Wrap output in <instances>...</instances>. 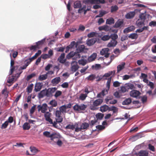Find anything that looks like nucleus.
<instances>
[{
	"label": "nucleus",
	"mask_w": 156,
	"mask_h": 156,
	"mask_svg": "<svg viewBox=\"0 0 156 156\" xmlns=\"http://www.w3.org/2000/svg\"><path fill=\"white\" fill-rule=\"evenodd\" d=\"M87 107V105L83 104L79 105L76 103L73 107V109L75 111H78L80 113H83L84 112L83 111H84Z\"/></svg>",
	"instance_id": "nucleus-1"
},
{
	"label": "nucleus",
	"mask_w": 156,
	"mask_h": 156,
	"mask_svg": "<svg viewBox=\"0 0 156 156\" xmlns=\"http://www.w3.org/2000/svg\"><path fill=\"white\" fill-rule=\"evenodd\" d=\"M18 62H16L14 59L12 58L11 53H10V75L12 74L14 71L17 70L19 67Z\"/></svg>",
	"instance_id": "nucleus-2"
},
{
	"label": "nucleus",
	"mask_w": 156,
	"mask_h": 156,
	"mask_svg": "<svg viewBox=\"0 0 156 156\" xmlns=\"http://www.w3.org/2000/svg\"><path fill=\"white\" fill-rule=\"evenodd\" d=\"M56 117L55 121L53 122V124H52V126L54 128L59 129V127L57 125V124L58 123H59L62 122L63 120V118L61 115L56 116Z\"/></svg>",
	"instance_id": "nucleus-3"
},
{
	"label": "nucleus",
	"mask_w": 156,
	"mask_h": 156,
	"mask_svg": "<svg viewBox=\"0 0 156 156\" xmlns=\"http://www.w3.org/2000/svg\"><path fill=\"white\" fill-rule=\"evenodd\" d=\"M76 48V51L78 53H85L87 52V51L88 50V48H85L84 45H80L78 47H77Z\"/></svg>",
	"instance_id": "nucleus-4"
},
{
	"label": "nucleus",
	"mask_w": 156,
	"mask_h": 156,
	"mask_svg": "<svg viewBox=\"0 0 156 156\" xmlns=\"http://www.w3.org/2000/svg\"><path fill=\"white\" fill-rule=\"evenodd\" d=\"M51 114L48 112H47L44 114V117L45 120L51 124H53V121L52 119L51 118Z\"/></svg>",
	"instance_id": "nucleus-5"
},
{
	"label": "nucleus",
	"mask_w": 156,
	"mask_h": 156,
	"mask_svg": "<svg viewBox=\"0 0 156 156\" xmlns=\"http://www.w3.org/2000/svg\"><path fill=\"white\" fill-rule=\"evenodd\" d=\"M22 73V72L17 73L14 75H12L11 78H10V86L13 82L17 80L18 78L20 76V74Z\"/></svg>",
	"instance_id": "nucleus-6"
},
{
	"label": "nucleus",
	"mask_w": 156,
	"mask_h": 156,
	"mask_svg": "<svg viewBox=\"0 0 156 156\" xmlns=\"http://www.w3.org/2000/svg\"><path fill=\"white\" fill-rule=\"evenodd\" d=\"M124 26V21L122 20H118L115 23L113 26V27L115 28H121Z\"/></svg>",
	"instance_id": "nucleus-7"
},
{
	"label": "nucleus",
	"mask_w": 156,
	"mask_h": 156,
	"mask_svg": "<svg viewBox=\"0 0 156 156\" xmlns=\"http://www.w3.org/2000/svg\"><path fill=\"white\" fill-rule=\"evenodd\" d=\"M142 137L141 134L140 133H138L135 135L130 136L128 140L131 142H134Z\"/></svg>",
	"instance_id": "nucleus-8"
},
{
	"label": "nucleus",
	"mask_w": 156,
	"mask_h": 156,
	"mask_svg": "<svg viewBox=\"0 0 156 156\" xmlns=\"http://www.w3.org/2000/svg\"><path fill=\"white\" fill-rule=\"evenodd\" d=\"M51 134H53V135L51 136V140H53L55 138L64 139V138L59 133L52 132Z\"/></svg>",
	"instance_id": "nucleus-9"
},
{
	"label": "nucleus",
	"mask_w": 156,
	"mask_h": 156,
	"mask_svg": "<svg viewBox=\"0 0 156 156\" xmlns=\"http://www.w3.org/2000/svg\"><path fill=\"white\" fill-rule=\"evenodd\" d=\"M43 86V83L37 82L35 84L34 91L36 92H38L40 91L42 88Z\"/></svg>",
	"instance_id": "nucleus-10"
},
{
	"label": "nucleus",
	"mask_w": 156,
	"mask_h": 156,
	"mask_svg": "<svg viewBox=\"0 0 156 156\" xmlns=\"http://www.w3.org/2000/svg\"><path fill=\"white\" fill-rule=\"evenodd\" d=\"M141 94L140 92L138 90L133 89L129 92V94L131 97L135 98L136 97L137 95H141Z\"/></svg>",
	"instance_id": "nucleus-11"
},
{
	"label": "nucleus",
	"mask_w": 156,
	"mask_h": 156,
	"mask_svg": "<svg viewBox=\"0 0 156 156\" xmlns=\"http://www.w3.org/2000/svg\"><path fill=\"white\" fill-rule=\"evenodd\" d=\"M61 81V78L60 77H56L52 79L51 80V82L52 83L53 86H56Z\"/></svg>",
	"instance_id": "nucleus-12"
},
{
	"label": "nucleus",
	"mask_w": 156,
	"mask_h": 156,
	"mask_svg": "<svg viewBox=\"0 0 156 156\" xmlns=\"http://www.w3.org/2000/svg\"><path fill=\"white\" fill-rule=\"evenodd\" d=\"M117 44L116 40H111L110 42L107 45V47L108 48L114 47L116 46Z\"/></svg>",
	"instance_id": "nucleus-13"
},
{
	"label": "nucleus",
	"mask_w": 156,
	"mask_h": 156,
	"mask_svg": "<svg viewBox=\"0 0 156 156\" xmlns=\"http://www.w3.org/2000/svg\"><path fill=\"white\" fill-rule=\"evenodd\" d=\"M57 89L58 87H52L48 88V90L49 92V97L52 96H53L52 94L55 92Z\"/></svg>",
	"instance_id": "nucleus-14"
},
{
	"label": "nucleus",
	"mask_w": 156,
	"mask_h": 156,
	"mask_svg": "<svg viewBox=\"0 0 156 156\" xmlns=\"http://www.w3.org/2000/svg\"><path fill=\"white\" fill-rule=\"evenodd\" d=\"M97 54L94 52L88 56L87 59L88 62H90L95 60L97 57Z\"/></svg>",
	"instance_id": "nucleus-15"
},
{
	"label": "nucleus",
	"mask_w": 156,
	"mask_h": 156,
	"mask_svg": "<svg viewBox=\"0 0 156 156\" xmlns=\"http://www.w3.org/2000/svg\"><path fill=\"white\" fill-rule=\"evenodd\" d=\"M132 102V99L131 98H126L122 102V104L124 105H128Z\"/></svg>",
	"instance_id": "nucleus-16"
},
{
	"label": "nucleus",
	"mask_w": 156,
	"mask_h": 156,
	"mask_svg": "<svg viewBox=\"0 0 156 156\" xmlns=\"http://www.w3.org/2000/svg\"><path fill=\"white\" fill-rule=\"evenodd\" d=\"M135 14V12L134 11H131L127 13L125 16L127 19H131L133 18Z\"/></svg>",
	"instance_id": "nucleus-17"
},
{
	"label": "nucleus",
	"mask_w": 156,
	"mask_h": 156,
	"mask_svg": "<svg viewBox=\"0 0 156 156\" xmlns=\"http://www.w3.org/2000/svg\"><path fill=\"white\" fill-rule=\"evenodd\" d=\"M125 64V62H122L117 66V73H119V72L124 69Z\"/></svg>",
	"instance_id": "nucleus-18"
},
{
	"label": "nucleus",
	"mask_w": 156,
	"mask_h": 156,
	"mask_svg": "<svg viewBox=\"0 0 156 156\" xmlns=\"http://www.w3.org/2000/svg\"><path fill=\"white\" fill-rule=\"evenodd\" d=\"M96 78V75L94 74H91L85 78L88 81H93Z\"/></svg>",
	"instance_id": "nucleus-19"
},
{
	"label": "nucleus",
	"mask_w": 156,
	"mask_h": 156,
	"mask_svg": "<svg viewBox=\"0 0 156 156\" xmlns=\"http://www.w3.org/2000/svg\"><path fill=\"white\" fill-rule=\"evenodd\" d=\"M135 28V26H131L124 29L123 30V32L125 33H126L134 30Z\"/></svg>",
	"instance_id": "nucleus-20"
},
{
	"label": "nucleus",
	"mask_w": 156,
	"mask_h": 156,
	"mask_svg": "<svg viewBox=\"0 0 156 156\" xmlns=\"http://www.w3.org/2000/svg\"><path fill=\"white\" fill-rule=\"evenodd\" d=\"M39 49V47H38L36 45H31L30 47L27 48H25V50L26 51H27V49H29L30 51H33L35 52L36 50Z\"/></svg>",
	"instance_id": "nucleus-21"
},
{
	"label": "nucleus",
	"mask_w": 156,
	"mask_h": 156,
	"mask_svg": "<svg viewBox=\"0 0 156 156\" xmlns=\"http://www.w3.org/2000/svg\"><path fill=\"white\" fill-rule=\"evenodd\" d=\"M139 156H148L149 152L146 150H140L139 151Z\"/></svg>",
	"instance_id": "nucleus-22"
},
{
	"label": "nucleus",
	"mask_w": 156,
	"mask_h": 156,
	"mask_svg": "<svg viewBox=\"0 0 156 156\" xmlns=\"http://www.w3.org/2000/svg\"><path fill=\"white\" fill-rule=\"evenodd\" d=\"M98 29L100 31L104 30L106 31H109L110 30L109 27L107 25L99 27H98Z\"/></svg>",
	"instance_id": "nucleus-23"
},
{
	"label": "nucleus",
	"mask_w": 156,
	"mask_h": 156,
	"mask_svg": "<svg viewBox=\"0 0 156 156\" xmlns=\"http://www.w3.org/2000/svg\"><path fill=\"white\" fill-rule=\"evenodd\" d=\"M48 104L50 105L51 106L54 107H56L58 105V103L55 99H52L48 103Z\"/></svg>",
	"instance_id": "nucleus-24"
},
{
	"label": "nucleus",
	"mask_w": 156,
	"mask_h": 156,
	"mask_svg": "<svg viewBox=\"0 0 156 156\" xmlns=\"http://www.w3.org/2000/svg\"><path fill=\"white\" fill-rule=\"evenodd\" d=\"M91 68L93 70H98L101 68V64H95L94 65L92 66Z\"/></svg>",
	"instance_id": "nucleus-25"
},
{
	"label": "nucleus",
	"mask_w": 156,
	"mask_h": 156,
	"mask_svg": "<svg viewBox=\"0 0 156 156\" xmlns=\"http://www.w3.org/2000/svg\"><path fill=\"white\" fill-rule=\"evenodd\" d=\"M80 66L78 65V64H75L73 65H71V69L72 71L73 72H76L79 68Z\"/></svg>",
	"instance_id": "nucleus-26"
},
{
	"label": "nucleus",
	"mask_w": 156,
	"mask_h": 156,
	"mask_svg": "<svg viewBox=\"0 0 156 156\" xmlns=\"http://www.w3.org/2000/svg\"><path fill=\"white\" fill-rule=\"evenodd\" d=\"M88 60L84 58H81L78 61L79 65H81L83 66H84L88 62Z\"/></svg>",
	"instance_id": "nucleus-27"
},
{
	"label": "nucleus",
	"mask_w": 156,
	"mask_h": 156,
	"mask_svg": "<svg viewBox=\"0 0 156 156\" xmlns=\"http://www.w3.org/2000/svg\"><path fill=\"white\" fill-rule=\"evenodd\" d=\"M31 127V126L28 122H25L22 126L23 129V130H28Z\"/></svg>",
	"instance_id": "nucleus-28"
},
{
	"label": "nucleus",
	"mask_w": 156,
	"mask_h": 156,
	"mask_svg": "<svg viewBox=\"0 0 156 156\" xmlns=\"http://www.w3.org/2000/svg\"><path fill=\"white\" fill-rule=\"evenodd\" d=\"M104 115V114L101 113L99 112L97 113L95 115V117L97 119L96 120H97V121L98 120H101L103 119Z\"/></svg>",
	"instance_id": "nucleus-29"
},
{
	"label": "nucleus",
	"mask_w": 156,
	"mask_h": 156,
	"mask_svg": "<svg viewBox=\"0 0 156 156\" xmlns=\"http://www.w3.org/2000/svg\"><path fill=\"white\" fill-rule=\"evenodd\" d=\"M125 85L126 86L128 90L129 89L133 90L136 88V87L134 84L132 83H126L125 84Z\"/></svg>",
	"instance_id": "nucleus-30"
},
{
	"label": "nucleus",
	"mask_w": 156,
	"mask_h": 156,
	"mask_svg": "<svg viewBox=\"0 0 156 156\" xmlns=\"http://www.w3.org/2000/svg\"><path fill=\"white\" fill-rule=\"evenodd\" d=\"M30 151L34 154L37 153L40 151V150H38L36 147L34 146H30Z\"/></svg>",
	"instance_id": "nucleus-31"
},
{
	"label": "nucleus",
	"mask_w": 156,
	"mask_h": 156,
	"mask_svg": "<svg viewBox=\"0 0 156 156\" xmlns=\"http://www.w3.org/2000/svg\"><path fill=\"white\" fill-rule=\"evenodd\" d=\"M108 105H103L101 106L100 107L99 111L101 112L102 113L108 111V108L107 107Z\"/></svg>",
	"instance_id": "nucleus-32"
},
{
	"label": "nucleus",
	"mask_w": 156,
	"mask_h": 156,
	"mask_svg": "<svg viewBox=\"0 0 156 156\" xmlns=\"http://www.w3.org/2000/svg\"><path fill=\"white\" fill-rule=\"evenodd\" d=\"M34 84L31 83L28 85L26 88V91L28 93V94L31 93L33 90Z\"/></svg>",
	"instance_id": "nucleus-33"
},
{
	"label": "nucleus",
	"mask_w": 156,
	"mask_h": 156,
	"mask_svg": "<svg viewBox=\"0 0 156 156\" xmlns=\"http://www.w3.org/2000/svg\"><path fill=\"white\" fill-rule=\"evenodd\" d=\"M103 101L102 99L100 98L98 99L93 102L94 105L97 106L99 105L102 104Z\"/></svg>",
	"instance_id": "nucleus-34"
},
{
	"label": "nucleus",
	"mask_w": 156,
	"mask_h": 156,
	"mask_svg": "<svg viewBox=\"0 0 156 156\" xmlns=\"http://www.w3.org/2000/svg\"><path fill=\"white\" fill-rule=\"evenodd\" d=\"M48 75L45 74L42 75H40L38 76V80L40 81H43L45 80L48 78Z\"/></svg>",
	"instance_id": "nucleus-35"
},
{
	"label": "nucleus",
	"mask_w": 156,
	"mask_h": 156,
	"mask_svg": "<svg viewBox=\"0 0 156 156\" xmlns=\"http://www.w3.org/2000/svg\"><path fill=\"white\" fill-rule=\"evenodd\" d=\"M110 49L108 48H102L100 51V54L101 55H104L105 54L108 52Z\"/></svg>",
	"instance_id": "nucleus-36"
},
{
	"label": "nucleus",
	"mask_w": 156,
	"mask_h": 156,
	"mask_svg": "<svg viewBox=\"0 0 156 156\" xmlns=\"http://www.w3.org/2000/svg\"><path fill=\"white\" fill-rule=\"evenodd\" d=\"M113 95L116 98H120L122 94H121L120 90L116 91L113 93Z\"/></svg>",
	"instance_id": "nucleus-37"
},
{
	"label": "nucleus",
	"mask_w": 156,
	"mask_h": 156,
	"mask_svg": "<svg viewBox=\"0 0 156 156\" xmlns=\"http://www.w3.org/2000/svg\"><path fill=\"white\" fill-rule=\"evenodd\" d=\"M81 126L82 130L86 129L89 126V124L87 122H83L80 126Z\"/></svg>",
	"instance_id": "nucleus-38"
},
{
	"label": "nucleus",
	"mask_w": 156,
	"mask_h": 156,
	"mask_svg": "<svg viewBox=\"0 0 156 156\" xmlns=\"http://www.w3.org/2000/svg\"><path fill=\"white\" fill-rule=\"evenodd\" d=\"M64 128L66 129L74 130V126H73V123L70 122L69 124H68Z\"/></svg>",
	"instance_id": "nucleus-39"
},
{
	"label": "nucleus",
	"mask_w": 156,
	"mask_h": 156,
	"mask_svg": "<svg viewBox=\"0 0 156 156\" xmlns=\"http://www.w3.org/2000/svg\"><path fill=\"white\" fill-rule=\"evenodd\" d=\"M96 43L94 40H87L86 44L88 46H90Z\"/></svg>",
	"instance_id": "nucleus-40"
},
{
	"label": "nucleus",
	"mask_w": 156,
	"mask_h": 156,
	"mask_svg": "<svg viewBox=\"0 0 156 156\" xmlns=\"http://www.w3.org/2000/svg\"><path fill=\"white\" fill-rule=\"evenodd\" d=\"M74 7L75 8H80L81 7V4L80 1H77L74 2Z\"/></svg>",
	"instance_id": "nucleus-41"
},
{
	"label": "nucleus",
	"mask_w": 156,
	"mask_h": 156,
	"mask_svg": "<svg viewBox=\"0 0 156 156\" xmlns=\"http://www.w3.org/2000/svg\"><path fill=\"white\" fill-rule=\"evenodd\" d=\"M40 92L42 93L45 96L49 97V92L48 91V89L45 88L44 89L42 90Z\"/></svg>",
	"instance_id": "nucleus-42"
},
{
	"label": "nucleus",
	"mask_w": 156,
	"mask_h": 156,
	"mask_svg": "<svg viewBox=\"0 0 156 156\" xmlns=\"http://www.w3.org/2000/svg\"><path fill=\"white\" fill-rule=\"evenodd\" d=\"M46 40H41L36 43V45L38 47L40 48V47L42 45L44 44Z\"/></svg>",
	"instance_id": "nucleus-43"
},
{
	"label": "nucleus",
	"mask_w": 156,
	"mask_h": 156,
	"mask_svg": "<svg viewBox=\"0 0 156 156\" xmlns=\"http://www.w3.org/2000/svg\"><path fill=\"white\" fill-rule=\"evenodd\" d=\"M114 23V20L112 17L107 19L106 22V24L109 25H111V24H113Z\"/></svg>",
	"instance_id": "nucleus-44"
},
{
	"label": "nucleus",
	"mask_w": 156,
	"mask_h": 156,
	"mask_svg": "<svg viewBox=\"0 0 156 156\" xmlns=\"http://www.w3.org/2000/svg\"><path fill=\"white\" fill-rule=\"evenodd\" d=\"M141 41V40H135L133 41H128L129 44L130 45L136 44L139 43Z\"/></svg>",
	"instance_id": "nucleus-45"
},
{
	"label": "nucleus",
	"mask_w": 156,
	"mask_h": 156,
	"mask_svg": "<svg viewBox=\"0 0 156 156\" xmlns=\"http://www.w3.org/2000/svg\"><path fill=\"white\" fill-rule=\"evenodd\" d=\"M10 51L12 53L11 56L12 55V57L15 59L18 55V52L17 51H14L13 49L10 50Z\"/></svg>",
	"instance_id": "nucleus-46"
},
{
	"label": "nucleus",
	"mask_w": 156,
	"mask_h": 156,
	"mask_svg": "<svg viewBox=\"0 0 156 156\" xmlns=\"http://www.w3.org/2000/svg\"><path fill=\"white\" fill-rule=\"evenodd\" d=\"M2 94L4 95V98H5V100H6V99L7 98L8 95V92L7 90V88L5 87V88L2 90Z\"/></svg>",
	"instance_id": "nucleus-47"
},
{
	"label": "nucleus",
	"mask_w": 156,
	"mask_h": 156,
	"mask_svg": "<svg viewBox=\"0 0 156 156\" xmlns=\"http://www.w3.org/2000/svg\"><path fill=\"white\" fill-rule=\"evenodd\" d=\"M43 134L47 137L50 138L51 136L53 135V134H51V133L50 132L47 131L43 132Z\"/></svg>",
	"instance_id": "nucleus-48"
},
{
	"label": "nucleus",
	"mask_w": 156,
	"mask_h": 156,
	"mask_svg": "<svg viewBox=\"0 0 156 156\" xmlns=\"http://www.w3.org/2000/svg\"><path fill=\"white\" fill-rule=\"evenodd\" d=\"M94 119L91 120L90 121L89 123V125L91 127H92L95 124L98 122L97 120H96L95 119V118L94 117Z\"/></svg>",
	"instance_id": "nucleus-49"
},
{
	"label": "nucleus",
	"mask_w": 156,
	"mask_h": 156,
	"mask_svg": "<svg viewBox=\"0 0 156 156\" xmlns=\"http://www.w3.org/2000/svg\"><path fill=\"white\" fill-rule=\"evenodd\" d=\"M65 49V47H59L55 48L54 49L57 52H63Z\"/></svg>",
	"instance_id": "nucleus-50"
},
{
	"label": "nucleus",
	"mask_w": 156,
	"mask_h": 156,
	"mask_svg": "<svg viewBox=\"0 0 156 156\" xmlns=\"http://www.w3.org/2000/svg\"><path fill=\"white\" fill-rule=\"evenodd\" d=\"M59 111L62 112H66V105H62L59 108Z\"/></svg>",
	"instance_id": "nucleus-51"
},
{
	"label": "nucleus",
	"mask_w": 156,
	"mask_h": 156,
	"mask_svg": "<svg viewBox=\"0 0 156 156\" xmlns=\"http://www.w3.org/2000/svg\"><path fill=\"white\" fill-rule=\"evenodd\" d=\"M105 126L98 125L96 126L97 131L102 130L104 129L105 128Z\"/></svg>",
	"instance_id": "nucleus-52"
},
{
	"label": "nucleus",
	"mask_w": 156,
	"mask_h": 156,
	"mask_svg": "<svg viewBox=\"0 0 156 156\" xmlns=\"http://www.w3.org/2000/svg\"><path fill=\"white\" fill-rule=\"evenodd\" d=\"M120 92L121 93H124L126 91H128V90L127 89V88L125 85L124 86H122L120 87Z\"/></svg>",
	"instance_id": "nucleus-53"
},
{
	"label": "nucleus",
	"mask_w": 156,
	"mask_h": 156,
	"mask_svg": "<svg viewBox=\"0 0 156 156\" xmlns=\"http://www.w3.org/2000/svg\"><path fill=\"white\" fill-rule=\"evenodd\" d=\"M98 34L97 32H92L88 34L87 36L89 38H91L94 37H96Z\"/></svg>",
	"instance_id": "nucleus-54"
},
{
	"label": "nucleus",
	"mask_w": 156,
	"mask_h": 156,
	"mask_svg": "<svg viewBox=\"0 0 156 156\" xmlns=\"http://www.w3.org/2000/svg\"><path fill=\"white\" fill-rule=\"evenodd\" d=\"M136 150L135 149V148H134L132 151L129 154V155H133L135 156H139V151L138 152H136Z\"/></svg>",
	"instance_id": "nucleus-55"
},
{
	"label": "nucleus",
	"mask_w": 156,
	"mask_h": 156,
	"mask_svg": "<svg viewBox=\"0 0 156 156\" xmlns=\"http://www.w3.org/2000/svg\"><path fill=\"white\" fill-rule=\"evenodd\" d=\"M144 22L143 20L139 19L137 21L136 23L138 27H140L144 24Z\"/></svg>",
	"instance_id": "nucleus-56"
},
{
	"label": "nucleus",
	"mask_w": 156,
	"mask_h": 156,
	"mask_svg": "<svg viewBox=\"0 0 156 156\" xmlns=\"http://www.w3.org/2000/svg\"><path fill=\"white\" fill-rule=\"evenodd\" d=\"M87 95L86 94H80L79 98L80 100L82 101H84L86 98L87 97Z\"/></svg>",
	"instance_id": "nucleus-57"
},
{
	"label": "nucleus",
	"mask_w": 156,
	"mask_h": 156,
	"mask_svg": "<svg viewBox=\"0 0 156 156\" xmlns=\"http://www.w3.org/2000/svg\"><path fill=\"white\" fill-rule=\"evenodd\" d=\"M84 88L85 94L87 95L90 91L91 87L89 86H87L85 87Z\"/></svg>",
	"instance_id": "nucleus-58"
},
{
	"label": "nucleus",
	"mask_w": 156,
	"mask_h": 156,
	"mask_svg": "<svg viewBox=\"0 0 156 156\" xmlns=\"http://www.w3.org/2000/svg\"><path fill=\"white\" fill-rule=\"evenodd\" d=\"M36 76V73H32L28 75L27 77V80L28 81L32 78Z\"/></svg>",
	"instance_id": "nucleus-59"
},
{
	"label": "nucleus",
	"mask_w": 156,
	"mask_h": 156,
	"mask_svg": "<svg viewBox=\"0 0 156 156\" xmlns=\"http://www.w3.org/2000/svg\"><path fill=\"white\" fill-rule=\"evenodd\" d=\"M0 49L6 51L7 53L10 52V51L5 46L1 43H0Z\"/></svg>",
	"instance_id": "nucleus-60"
},
{
	"label": "nucleus",
	"mask_w": 156,
	"mask_h": 156,
	"mask_svg": "<svg viewBox=\"0 0 156 156\" xmlns=\"http://www.w3.org/2000/svg\"><path fill=\"white\" fill-rule=\"evenodd\" d=\"M62 94V92L61 91L57 90L56 91L55 94L54 96L55 98H57L61 95Z\"/></svg>",
	"instance_id": "nucleus-61"
},
{
	"label": "nucleus",
	"mask_w": 156,
	"mask_h": 156,
	"mask_svg": "<svg viewBox=\"0 0 156 156\" xmlns=\"http://www.w3.org/2000/svg\"><path fill=\"white\" fill-rule=\"evenodd\" d=\"M61 86L63 88H67L69 87V83L68 82H65L63 83L61 85Z\"/></svg>",
	"instance_id": "nucleus-62"
},
{
	"label": "nucleus",
	"mask_w": 156,
	"mask_h": 156,
	"mask_svg": "<svg viewBox=\"0 0 156 156\" xmlns=\"http://www.w3.org/2000/svg\"><path fill=\"white\" fill-rule=\"evenodd\" d=\"M147 97L146 95H144L142 96V97L141 99V101L144 104L145 102L147 101Z\"/></svg>",
	"instance_id": "nucleus-63"
},
{
	"label": "nucleus",
	"mask_w": 156,
	"mask_h": 156,
	"mask_svg": "<svg viewBox=\"0 0 156 156\" xmlns=\"http://www.w3.org/2000/svg\"><path fill=\"white\" fill-rule=\"evenodd\" d=\"M53 66V65L51 63H48L45 67V70L46 71H49Z\"/></svg>",
	"instance_id": "nucleus-64"
}]
</instances>
